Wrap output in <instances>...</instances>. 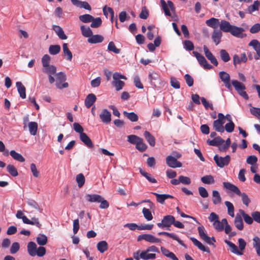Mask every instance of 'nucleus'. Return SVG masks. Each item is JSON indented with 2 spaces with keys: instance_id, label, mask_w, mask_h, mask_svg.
<instances>
[{
  "instance_id": "f257e3e1",
  "label": "nucleus",
  "mask_w": 260,
  "mask_h": 260,
  "mask_svg": "<svg viewBox=\"0 0 260 260\" xmlns=\"http://www.w3.org/2000/svg\"><path fill=\"white\" fill-rule=\"evenodd\" d=\"M223 186L224 188L234 192L238 196H241L243 203L246 206H248L250 203V200L245 193H241L237 186L229 182H223Z\"/></svg>"
},
{
  "instance_id": "f03ea898",
  "label": "nucleus",
  "mask_w": 260,
  "mask_h": 260,
  "mask_svg": "<svg viewBox=\"0 0 260 260\" xmlns=\"http://www.w3.org/2000/svg\"><path fill=\"white\" fill-rule=\"evenodd\" d=\"M113 81L112 82V85L115 87L117 91L121 90L124 86L125 83L123 81H121L120 79L126 80V77L121 74L120 73L115 72L113 75Z\"/></svg>"
},
{
  "instance_id": "7ed1b4c3",
  "label": "nucleus",
  "mask_w": 260,
  "mask_h": 260,
  "mask_svg": "<svg viewBox=\"0 0 260 260\" xmlns=\"http://www.w3.org/2000/svg\"><path fill=\"white\" fill-rule=\"evenodd\" d=\"M147 250L140 251L138 250L133 253V257L136 260H140V258L144 260L153 259L156 258V254L149 253Z\"/></svg>"
},
{
  "instance_id": "20e7f679",
  "label": "nucleus",
  "mask_w": 260,
  "mask_h": 260,
  "mask_svg": "<svg viewBox=\"0 0 260 260\" xmlns=\"http://www.w3.org/2000/svg\"><path fill=\"white\" fill-rule=\"evenodd\" d=\"M55 76L56 79L55 84L57 88L62 89L68 87V83L64 82L66 80V76L64 73L60 72L57 74H55Z\"/></svg>"
},
{
  "instance_id": "39448f33",
  "label": "nucleus",
  "mask_w": 260,
  "mask_h": 260,
  "mask_svg": "<svg viewBox=\"0 0 260 260\" xmlns=\"http://www.w3.org/2000/svg\"><path fill=\"white\" fill-rule=\"evenodd\" d=\"M174 218L173 215H166L164 216L161 222L157 223V225L161 229L166 228L168 230H170L169 228L174 222Z\"/></svg>"
},
{
  "instance_id": "423d86ee",
  "label": "nucleus",
  "mask_w": 260,
  "mask_h": 260,
  "mask_svg": "<svg viewBox=\"0 0 260 260\" xmlns=\"http://www.w3.org/2000/svg\"><path fill=\"white\" fill-rule=\"evenodd\" d=\"M214 160L216 162L217 166L219 168H223L225 166H228L231 160L230 155H227L225 157L219 156L218 155H215L214 156Z\"/></svg>"
},
{
  "instance_id": "0eeeda50",
  "label": "nucleus",
  "mask_w": 260,
  "mask_h": 260,
  "mask_svg": "<svg viewBox=\"0 0 260 260\" xmlns=\"http://www.w3.org/2000/svg\"><path fill=\"white\" fill-rule=\"evenodd\" d=\"M193 54L196 57L198 60L199 64L203 67L205 69L210 70L212 68V66L209 64L203 55L201 54L200 53L197 51H193Z\"/></svg>"
},
{
  "instance_id": "6e6552de",
  "label": "nucleus",
  "mask_w": 260,
  "mask_h": 260,
  "mask_svg": "<svg viewBox=\"0 0 260 260\" xmlns=\"http://www.w3.org/2000/svg\"><path fill=\"white\" fill-rule=\"evenodd\" d=\"M143 240L151 243H160L161 242L160 239L155 237L152 235L148 234H141L138 236L137 238L138 241Z\"/></svg>"
},
{
  "instance_id": "1a4fd4ad",
  "label": "nucleus",
  "mask_w": 260,
  "mask_h": 260,
  "mask_svg": "<svg viewBox=\"0 0 260 260\" xmlns=\"http://www.w3.org/2000/svg\"><path fill=\"white\" fill-rule=\"evenodd\" d=\"M160 2L165 15L166 16H171V12H170L169 7L170 8L172 11H174L175 9V8L173 2L171 1H168L167 4L165 0H160Z\"/></svg>"
},
{
  "instance_id": "9d476101",
  "label": "nucleus",
  "mask_w": 260,
  "mask_h": 260,
  "mask_svg": "<svg viewBox=\"0 0 260 260\" xmlns=\"http://www.w3.org/2000/svg\"><path fill=\"white\" fill-rule=\"evenodd\" d=\"M166 162L168 166L172 168H180L182 165L177 159L169 155L166 158Z\"/></svg>"
},
{
  "instance_id": "9b49d317",
  "label": "nucleus",
  "mask_w": 260,
  "mask_h": 260,
  "mask_svg": "<svg viewBox=\"0 0 260 260\" xmlns=\"http://www.w3.org/2000/svg\"><path fill=\"white\" fill-rule=\"evenodd\" d=\"M244 31V29L243 28L233 25L230 32L233 36L242 39L246 36V34H243Z\"/></svg>"
},
{
  "instance_id": "f8f14e48",
  "label": "nucleus",
  "mask_w": 260,
  "mask_h": 260,
  "mask_svg": "<svg viewBox=\"0 0 260 260\" xmlns=\"http://www.w3.org/2000/svg\"><path fill=\"white\" fill-rule=\"evenodd\" d=\"M249 46H252L256 51V55L254 56L255 60H258L260 57V42L255 39L251 40L248 44Z\"/></svg>"
},
{
  "instance_id": "ddd939ff",
  "label": "nucleus",
  "mask_w": 260,
  "mask_h": 260,
  "mask_svg": "<svg viewBox=\"0 0 260 260\" xmlns=\"http://www.w3.org/2000/svg\"><path fill=\"white\" fill-rule=\"evenodd\" d=\"M152 194L154 195L156 198V201L157 202L161 204H164L165 201L168 199H174V197L170 194H158L156 192H151Z\"/></svg>"
},
{
  "instance_id": "4468645a",
  "label": "nucleus",
  "mask_w": 260,
  "mask_h": 260,
  "mask_svg": "<svg viewBox=\"0 0 260 260\" xmlns=\"http://www.w3.org/2000/svg\"><path fill=\"white\" fill-rule=\"evenodd\" d=\"M101 120L105 123H109L111 120V113L107 109H104L100 115Z\"/></svg>"
},
{
  "instance_id": "2eb2a0df",
  "label": "nucleus",
  "mask_w": 260,
  "mask_h": 260,
  "mask_svg": "<svg viewBox=\"0 0 260 260\" xmlns=\"http://www.w3.org/2000/svg\"><path fill=\"white\" fill-rule=\"evenodd\" d=\"M71 1L73 5L77 7L83 8L89 11L91 10L90 6L86 2H82L79 0H71Z\"/></svg>"
},
{
  "instance_id": "dca6fc26",
  "label": "nucleus",
  "mask_w": 260,
  "mask_h": 260,
  "mask_svg": "<svg viewBox=\"0 0 260 260\" xmlns=\"http://www.w3.org/2000/svg\"><path fill=\"white\" fill-rule=\"evenodd\" d=\"M247 60V57L245 53L241 54V57H239L237 54H235L233 56V64L235 66L241 62L245 63Z\"/></svg>"
},
{
  "instance_id": "f3484780",
  "label": "nucleus",
  "mask_w": 260,
  "mask_h": 260,
  "mask_svg": "<svg viewBox=\"0 0 260 260\" xmlns=\"http://www.w3.org/2000/svg\"><path fill=\"white\" fill-rule=\"evenodd\" d=\"M148 78L151 84L154 85L155 82H160L161 81L159 74L158 72L155 71L150 72L149 73Z\"/></svg>"
},
{
  "instance_id": "a211bd4d",
  "label": "nucleus",
  "mask_w": 260,
  "mask_h": 260,
  "mask_svg": "<svg viewBox=\"0 0 260 260\" xmlns=\"http://www.w3.org/2000/svg\"><path fill=\"white\" fill-rule=\"evenodd\" d=\"M232 26L229 21L224 20H221L219 24L220 30L225 32H230Z\"/></svg>"
},
{
  "instance_id": "6ab92c4d",
  "label": "nucleus",
  "mask_w": 260,
  "mask_h": 260,
  "mask_svg": "<svg viewBox=\"0 0 260 260\" xmlns=\"http://www.w3.org/2000/svg\"><path fill=\"white\" fill-rule=\"evenodd\" d=\"M190 240L192 242L193 244L195 246H196L199 249H200L201 250H202L204 252L210 253V249L207 247L204 246L202 244V243L201 242H200L199 241H198L197 239H196L194 237H191Z\"/></svg>"
},
{
  "instance_id": "aec40b11",
  "label": "nucleus",
  "mask_w": 260,
  "mask_h": 260,
  "mask_svg": "<svg viewBox=\"0 0 260 260\" xmlns=\"http://www.w3.org/2000/svg\"><path fill=\"white\" fill-rule=\"evenodd\" d=\"M96 97L93 93L89 94L85 100V105L87 108H89L96 101Z\"/></svg>"
},
{
  "instance_id": "412c9836",
  "label": "nucleus",
  "mask_w": 260,
  "mask_h": 260,
  "mask_svg": "<svg viewBox=\"0 0 260 260\" xmlns=\"http://www.w3.org/2000/svg\"><path fill=\"white\" fill-rule=\"evenodd\" d=\"M225 224H227V220L225 218H223L221 221L219 220L215 221L213 222V225L217 231L221 232L223 230Z\"/></svg>"
},
{
  "instance_id": "4be33fe9",
  "label": "nucleus",
  "mask_w": 260,
  "mask_h": 260,
  "mask_svg": "<svg viewBox=\"0 0 260 260\" xmlns=\"http://www.w3.org/2000/svg\"><path fill=\"white\" fill-rule=\"evenodd\" d=\"M53 29L60 39L66 40L67 39V36L65 35L63 30L60 26L58 25H53Z\"/></svg>"
},
{
  "instance_id": "5701e85b",
  "label": "nucleus",
  "mask_w": 260,
  "mask_h": 260,
  "mask_svg": "<svg viewBox=\"0 0 260 260\" xmlns=\"http://www.w3.org/2000/svg\"><path fill=\"white\" fill-rule=\"evenodd\" d=\"M80 139L88 148L93 147L92 142L86 134L84 133L80 135Z\"/></svg>"
},
{
  "instance_id": "b1692460",
  "label": "nucleus",
  "mask_w": 260,
  "mask_h": 260,
  "mask_svg": "<svg viewBox=\"0 0 260 260\" xmlns=\"http://www.w3.org/2000/svg\"><path fill=\"white\" fill-rule=\"evenodd\" d=\"M62 50L65 58L69 61H71L73 58V54L71 51L68 48L67 43L63 44Z\"/></svg>"
},
{
  "instance_id": "393cba45",
  "label": "nucleus",
  "mask_w": 260,
  "mask_h": 260,
  "mask_svg": "<svg viewBox=\"0 0 260 260\" xmlns=\"http://www.w3.org/2000/svg\"><path fill=\"white\" fill-rule=\"evenodd\" d=\"M224 242L230 247L231 251L232 253L239 255H241L243 254V252L239 250L237 246L232 242L228 241L227 240H225Z\"/></svg>"
},
{
  "instance_id": "a878e982",
  "label": "nucleus",
  "mask_w": 260,
  "mask_h": 260,
  "mask_svg": "<svg viewBox=\"0 0 260 260\" xmlns=\"http://www.w3.org/2000/svg\"><path fill=\"white\" fill-rule=\"evenodd\" d=\"M224 142V141L220 137H216L212 140H208L207 143L210 146H219Z\"/></svg>"
},
{
  "instance_id": "bb28decb",
  "label": "nucleus",
  "mask_w": 260,
  "mask_h": 260,
  "mask_svg": "<svg viewBox=\"0 0 260 260\" xmlns=\"http://www.w3.org/2000/svg\"><path fill=\"white\" fill-rule=\"evenodd\" d=\"M144 136L146 140H147V142L151 146L153 147L155 146V139L150 132L147 131H145L144 133Z\"/></svg>"
},
{
  "instance_id": "cd10ccee",
  "label": "nucleus",
  "mask_w": 260,
  "mask_h": 260,
  "mask_svg": "<svg viewBox=\"0 0 260 260\" xmlns=\"http://www.w3.org/2000/svg\"><path fill=\"white\" fill-rule=\"evenodd\" d=\"M158 235H164L172 238L173 240L177 241L181 245L184 246L182 241H181L178 236L174 233H170L166 232H161L158 233Z\"/></svg>"
},
{
  "instance_id": "c85d7f7f",
  "label": "nucleus",
  "mask_w": 260,
  "mask_h": 260,
  "mask_svg": "<svg viewBox=\"0 0 260 260\" xmlns=\"http://www.w3.org/2000/svg\"><path fill=\"white\" fill-rule=\"evenodd\" d=\"M16 86L20 96L23 99H25L26 98V89L24 86L20 82H17L16 83Z\"/></svg>"
},
{
  "instance_id": "c756f323",
  "label": "nucleus",
  "mask_w": 260,
  "mask_h": 260,
  "mask_svg": "<svg viewBox=\"0 0 260 260\" xmlns=\"http://www.w3.org/2000/svg\"><path fill=\"white\" fill-rule=\"evenodd\" d=\"M222 37V33L220 30H214L212 35V39L214 43L217 45L219 44L221 41Z\"/></svg>"
},
{
  "instance_id": "7c9ffc66",
  "label": "nucleus",
  "mask_w": 260,
  "mask_h": 260,
  "mask_svg": "<svg viewBox=\"0 0 260 260\" xmlns=\"http://www.w3.org/2000/svg\"><path fill=\"white\" fill-rule=\"evenodd\" d=\"M206 24L209 27L216 29L220 24L219 19L215 18H211L206 21Z\"/></svg>"
},
{
  "instance_id": "2f4dec72",
  "label": "nucleus",
  "mask_w": 260,
  "mask_h": 260,
  "mask_svg": "<svg viewBox=\"0 0 260 260\" xmlns=\"http://www.w3.org/2000/svg\"><path fill=\"white\" fill-rule=\"evenodd\" d=\"M234 223L235 225V226L237 228V229L239 230H242L243 229L244 226H243V222L241 216L240 215L237 214L236 215L235 220H234Z\"/></svg>"
},
{
  "instance_id": "473e14b6",
  "label": "nucleus",
  "mask_w": 260,
  "mask_h": 260,
  "mask_svg": "<svg viewBox=\"0 0 260 260\" xmlns=\"http://www.w3.org/2000/svg\"><path fill=\"white\" fill-rule=\"evenodd\" d=\"M27 250L29 254L32 256L36 255L37 245L34 242H29L27 245Z\"/></svg>"
},
{
  "instance_id": "72a5a7b5",
  "label": "nucleus",
  "mask_w": 260,
  "mask_h": 260,
  "mask_svg": "<svg viewBox=\"0 0 260 260\" xmlns=\"http://www.w3.org/2000/svg\"><path fill=\"white\" fill-rule=\"evenodd\" d=\"M160 249L162 253L166 256L171 258L172 260H179L175 254L168 249L162 247L160 248Z\"/></svg>"
},
{
  "instance_id": "f704fd0d",
  "label": "nucleus",
  "mask_w": 260,
  "mask_h": 260,
  "mask_svg": "<svg viewBox=\"0 0 260 260\" xmlns=\"http://www.w3.org/2000/svg\"><path fill=\"white\" fill-rule=\"evenodd\" d=\"M232 83L238 92H240L241 90H244L246 89L245 85L238 80H233L232 81Z\"/></svg>"
},
{
  "instance_id": "c9c22d12",
  "label": "nucleus",
  "mask_w": 260,
  "mask_h": 260,
  "mask_svg": "<svg viewBox=\"0 0 260 260\" xmlns=\"http://www.w3.org/2000/svg\"><path fill=\"white\" fill-rule=\"evenodd\" d=\"M28 127L30 135L35 136L38 130V123L36 122H29L28 123Z\"/></svg>"
},
{
  "instance_id": "e433bc0d",
  "label": "nucleus",
  "mask_w": 260,
  "mask_h": 260,
  "mask_svg": "<svg viewBox=\"0 0 260 260\" xmlns=\"http://www.w3.org/2000/svg\"><path fill=\"white\" fill-rule=\"evenodd\" d=\"M212 202L214 205H217L221 202V198L219 192L217 190L212 191Z\"/></svg>"
},
{
  "instance_id": "4c0bfd02",
  "label": "nucleus",
  "mask_w": 260,
  "mask_h": 260,
  "mask_svg": "<svg viewBox=\"0 0 260 260\" xmlns=\"http://www.w3.org/2000/svg\"><path fill=\"white\" fill-rule=\"evenodd\" d=\"M253 247L258 256H260V238L256 236L253 238Z\"/></svg>"
},
{
  "instance_id": "58836bf2",
  "label": "nucleus",
  "mask_w": 260,
  "mask_h": 260,
  "mask_svg": "<svg viewBox=\"0 0 260 260\" xmlns=\"http://www.w3.org/2000/svg\"><path fill=\"white\" fill-rule=\"evenodd\" d=\"M10 154L12 157V158L16 160H17L19 162H24L25 161V158L23 157V156L20 153L16 152L14 150H11L10 152Z\"/></svg>"
},
{
  "instance_id": "ea45409f",
  "label": "nucleus",
  "mask_w": 260,
  "mask_h": 260,
  "mask_svg": "<svg viewBox=\"0 0 260 260\" xmlns=\"http://www.w3.org/2000/svg\"><path fill=\"white\" fill-rule=\"evenodd\" d=\"M80 28L82 35L85 37H90L93 35V32L89 27L81 25Z\"/></svg>"
},
{
  "instance_id": "a19ab883",
  "label": "nucleus",
  "mask_w": 260,
  "mask_h": 260,
  "mask_svg": "<svg viewBox=\"0 0 260 260\" xmlns=\"http://www.w3.org/2000/svg\"><path fill=\"white\" fill-rule=\"evenodd\" d=\"M123 113L124 115L132 122H136L138 120V116L134 112L129 113L126 111H124Z\"/></svg>"
},
{
  "instance_id": "79ce46f5",
  "label": "nucleus",
  "mask_w": 260,
  "mask_h": 260,
  "mask_svg": "<svg viewBox=\"0 0 260 260\" xmlns=\"http://www.w3.org/2000/svg\"><path fill=\"white\" fill-rule=\"evenodd\" d=\"M36 241L39 245L41 246L45 245L47 242V237L44 234H40L37 237Z\"/></svg>"
},
{
  "instance_id": "37998d69",
  "label": "nucleus",
  "mask_w": 260,
  "mask_h": 260,
  "mask_svg": "<svg viewBox=\"0 0 260 260\" xmlns=\"http://www.w3.org/2000/svg\"><path fill=\"white\" fill-rule=\"evenodd\" d=\"M136 148L140 152H143L147 149V146L144 143L143 139L141 138L136 144Z\"/></svg>"
},
{
  "instance_id": "c03bdc74",
  "label": "nucleus",
  "mask_w": 260,
  "mask_h": 260,
  "mask_svg": "<svg viewBox=\"0 0 260 260\" xmlns=\"http://www.w3.org/2000/svg\"><path fill=\"white\" fill-rule=\"evenodd\" d=\"M213 127L218 132L223 133L224 131V126L220 123L219 120L216 119L213 121Z\"/></svg>"
},
{
  "instance_id": "a18cd8bd",
  "label": "nucleus",
  "mask_w": 260,
  "mask_h": 260,
  "mask_svg": "<svg viewBox=\"0 0 260 260\" xmlns=\"http://www.w3.org/2000/svg\"><path fill=\"white\" fill-rule=\"evenodd\" d=\"M43 72L48 75H55L56 72V68L53 65H50L47 67H45L43 69Z\"/></svg>"
},
{
  "instance_id": "49530a36",
  "label": "nucleus",
  "mask_w": 260,
  "mask_h": 260,
  "mask_svg": "<svg viewBox=\"0 0 260 260\" xmlns=\"http://www.w3.org/2000/svg\"><path fill=\"white\" fill-rule=\"evenodd\" d=\"M239 212L242 215L244 221L248 224H251L253 223V218L252 217H250L248 214H246L243 210L240 209Z\"/></svg>"
},
{
  "instance_id": "de8ad7c7",
  "label": "nucleus",
  "mask_w": 260,
  "mask_h": 260,
  "mask_svg": "<svg viewBox=\"0 0 260 260\" xmlns=\"http://www.w3.org/2000/svg\"><path fill=\"white\" fill-rule=\"evenodd\" d=\"M26 203L28 205L36 209L40 213L42 212L43 209L40 208L39 204L35 200L32 199H28L27 201H26Z\"/></svg>"
},
{
  "instance_id": "09e8293b",
  "label": "nucleus",
  "mask_w": 260,
  "mask_h": 260,
  "mask_svg": "<svg viewBox=\"0 0 260 260\" xmlns=\"http://www.w3.org/2000/svg\"><path fill=\"white\" fill-rule=\"evenodd\" d=\"M202 182L204 184H213L215 182L213 177L211 175H206L201 178Z\"/></svg>"
},
{
  "instance_id": "8fccbe9b",
  "label": "nucleus",
  "mask_w": 260,
  "mask_h": 260,
  "mask_svg": "<svg viewBox=\"0 0 260 260\" xmlns=\"http://www.w3.org/2000/svg\"><path fill=\"white\" fill-rule=\"evenodd\" d=\"M60 46L59 45H52L49 47V52L52 55H56L60 51Z\"/></svg>"
},
{
  "instance_id": "3c124183",
  "label": "nucleus",
  "mask_w": 260,
  "mask_h": 260,
  "mask_svg": "<svg viewBox=\"0 0 260 260\" xmlns=\"http://www.w3.org/2000/svg\"><path fill=\"white\" fill-rule=\"evenodd\" d=\"M93 17L89 14H84L79 16V20L83 23H89L93 20Z\"/></svg>"
},
{
  "instance_id": "603ef678",
  "label": "nucleus",
  "mask_w": 260,
  "mask_h": 260,
  "mask_svg": "<svg viewBox=\"0 0 260 260\" xmlns=\"http://www.w3.org/2000/svg\"><path fill=\"white\" fill-rule=\"evenodd\" d=\"M76 181L77 182L78 186L79 188L82 187L85 183V179L82 173H80L76 176Z\"/></svg>"
},
{
  "instance_id": "864d4df0",
  "label": "nucleus",
  "mask_w": 260,
  "mask_h": 260,
  "mask_svg": "<svg viewBox=\"0 0 260 260\" xmlns=\"http://www.w3.org/2000/svg\"><path fill=\"white\" fill-rule=\"evenodd\" d=\"M99 207L101 209H107L109 207L108 202L100 196H99Z\"/></svg>"
},
{
  "instance_id": "5fc2aeb1",
  "label": "nucleus",
  "mask_w": 260,
  "mask_h": 260,
  "mask_svg": "<svg viewBox=\"0 0 260 260\" xmlns=\"http://www.w3.org/2000/svg\"><path fill=\"white\" fill-rule=\"evenodd\" d=\"M225 206L228 208V213L231 217L234 216V207L232 203L229 201H225L224 202Z\"/></svg>"
},
{
  "instance_id": "6e6d98bb",
  "label": "nucleus",
  "mask_w": 260,
  "mask_h": 260,
  "mask_svg": "<svg viewBox=\"0 0 260 260\" xmlns=\"http://www.w3.org/2000/svg\"><path fill=\"white\" fill-rule=\"evenodd\" d=\"M108 249V244L105 241L99 242V251L104 253Z\"/></svg>"
},
{
  "instance_id": "4d7b16f0",
  "label": "nucleus",
  "mask_w": 260,
  "mask_h": 260,
  "mask_svg": "<svg viewBox=\"0 0 260 260\" xmlns=\"http://www.w3.org/2000/svg\"><path fill=\"white\" fill-rule=\"evenodd\" d=\"M220 56L221 59L225 62L229 61L231 59L229 53L224 49H221L220 51Z\"/></svg>"
},
{
  "instance_id": "13d9d810",
  "label": "nucleus",
  "mask_w": 260,
  "mask_h": 260,
  "mask_svg": "<svg viewBox=\"0 0 260 260\" xmlns=\"http://www.w3.org/2000/svg\"><path fill=\"white\" fill-rule=\"evenodd\" d=\"M142 213L144 218L148 221L151 220L153 219V216L151 212L146 208H143Z\"/></svg>"
},
{
  "instance_id": "bf43d9fd",
  "label": "nucleus",
  "mask_w": 260,
  "mask_h": 260,
  "mask_svg": "<svg viewBox=\"0 0 260 260\" xmlns=\"http://www.w3.org/2000/svg\"><path fill=\"white\" fill-rule=\"evenodd\" d=\"M140 173L151 183H155L157 182L156 180L154 178L152 177L149 174L142 170V169L140 170Z\"/></svg>"
},
{
  "instance_id": "052dcab7",
  "label": "nucleus",
  "mask_w": 260,
  "mask_h": 260,
  "mask_svg": "<svg viewBox=\"0 0 260 260\" xmlns=\"http://www.w3.org/2000/svg\"><path fill=\"white\" fill-rule=\"evenodd\" d=\"M7 170L13 177H16L18 175L17 169L12 165H8L7 167Z\"/></svg>"
},
{
  "instance_id": "680f3d73",
  "label": "nucleus",
  "mask_w": 260,
  "mask_h": 260,
  "mask_svg": "<svg viewBox=\"0 0 260 260\" xmlns=\"http://www.w3.org/2000/svg\"><path fill=\"white\" fill-rule=\"evenodd\" d=\"M219 78L223 82L230 81V75L225 72L221 71L219 73Z\"/></svg>"
},
{
  "instance_id": "e2e57ef3",
  "label": "nucleus",
  "mask_w": 260,
  "mask_h": 260,
  "mask_svg": "<svg viewBox=\"0 0 260 260\" xmlns=\"http://www.w3.org/2000/svg\"><path fill=\"white\" fill-rule=\"evenodd\" d=\"M108 50L116 54H118L120 52V50L119 49L117 48L114 43L112 41L109 42L108 45Z\"/></svg>"
},
{
  "instance_id": "0e129e2a",
  "label": "nucleus",
  "mask_w": 260,
  "mask_h": 260,
  "mask_svg": "<svg viewBox=\"0 0 260 260\" xmlns=\"http://www.w3.org/2000/svg\"><path fill=\"white\" fill-rule=\"evenodd\" d=\"M140 138L136 135H131L127 136V141L131 144L136 145Z\"/></svg>"
},
{
  "instance_id": "69168bd1",
  "label": "nucleus",
  "mask_w": 260,
  "mask_h": 260,
  "mask_svg": "<svg viewBox=\"0 0 260 260\" xmlns=\"http://www.w3.org/2000/svg\"><path fill=\"white\" fill-rule=\"evenodd\" d=\"M260 6V2L258 1H254L253 4L250 6L248 9L250 13L258 10Z\"/></svg>"
},
{
  "instance_id": "338daca9",
  "label": "nucleus",
  "mask_w": 260,
  "mask_h": 260,
  "mask_svg": "<svg viewBox=\"0 0 260 260\" xmlns=\"http://www.w3.org/2000/svg\"><path fill=\"white\" fill-rule=\"evenodd\" d=\"M50 57L48 54L44 55L42 58V63L43 68L47 67L50 66Z\"/></svg>"
},
{
  "instance_id": "774afa93",
  "label": "nucleus",
  "mask_w": 260,
  "mask_h": 260,
  "mask_svg": "<svg viewBox=\"0 0 260 260\" xmlns=\"http://www.w3.org/2000/svg\"><path fill=\"white\" fill-rule=\"evenodd\" d=\"M235 128V124L233 122H229L225 124L224 126V129L228 133H232L234 131Z\"/></svg>"
}]
</instances>
